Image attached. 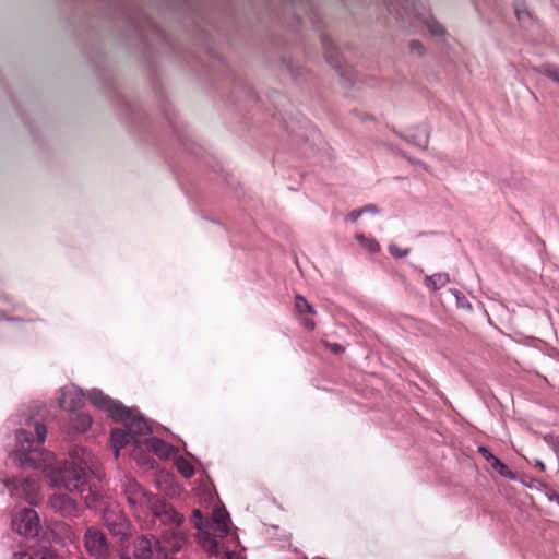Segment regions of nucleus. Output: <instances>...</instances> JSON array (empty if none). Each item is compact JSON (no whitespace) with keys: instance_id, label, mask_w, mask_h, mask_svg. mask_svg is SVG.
Masks as SVG:
<instances>
[{"instance_id":"1","label":"nucleus","mask_w":559,"mask_h":559,"mask_svg":"<svg viewBox=\"0 0 559 559\" xmlns=\"http://www.w3.org/2000/svg\"><path fill=\"white\" fill-rule=\"evenodd\" d=\"M22 427L15 431V444L10 453L12 462L22 468H43L53 488L70 492H83L87 489V475L95 473L97 460L84 448L75 447L69 453V460L56 461L51 452L41 444L47 437L46 426L31 417H21Z\"/></svg>"},{"instance_id":"2","label":"nucleus","mask_w":559,"mask_h":559,"mask_svg":"<svg viewBox=\"0 0 559 559\" xmlns=\"http://www.w3.org/2000/svg\"><path fill=\"white\" fill-rule=\"evenodd\" d=\"M127 412L128 414H123L119 419H116V421H122L132 438V443L135 447L132 452L133 459L140 464H145L146 461L140 453V447L142 443L141 438L150 435L152 432V427L136 409L127 408Z\"/></svg>"},{"instance_id":"3","label":"nucleus","mask_w":559,"mask_h":559,"mask_svg":"<svg viewBox=\"0 0 559 559\" xmlns=\"http://www.w3.org/2000/svg\"><path fill=\"white\" fill-rule=\"evenodd\" d=\"M122 486L127 500L130 507L133 509L134 514L139 520H142L148 515V509L155 501L156 497L147 493L139 483L130 476H124Z\"/></svg>"},{"instance_id":"4","label":"nucleus","mask_w":559,"mask_h":559,"mask_svg":"<svg viewBox=\"0 0 559 559\" xmlns=\"http://www.w3.org/2000/svg\"><path fill=\"white\" fill-rule=\"evenodd\" d=\"M194 527L198 530L197 540L200 546L210 555L218 558L219 547L216 538L210 532V523L206 521L201 511L195 509L191 519Z\"/></svg>"},{"instance_id":"5","label":"nucleus","mask_w":559,"mask_h":559,"mask_svg":"<svg viewBox=\"0 0 559 559\" xmlns=\"http://www.w3.org/2000/svg\"><path fill=\"white\" fill-rule=\"evenodd\" d=\"M12 528L22 536L33 537L39 532V516L34 509H23L12 519Z\"/></svg>"},{"instance_id":"6","label":"nucleus","mask_w":559,"mask_h":559,"mask_svg":"<svg viewBox=\"0 0 559 559\" xmlns=\"http://www.w3.org/2000/svg\"><path fill=\"white\" fill-rule=\"evenodd\" d=\"M136 559H166L165 549L159 539L152 535H141L134 542L133 549Z\"/></svg>"},{"instance_id":"7","label":"nucleus","mask_w":559,"mask_h":559,"mask_svg":"<svg viewBox=\"0 0 559 559\" xmlns=\"http://www.w3.org/2000/svg\"><path fill=\"white\" fill-rule=\"evenodd\" d=\"M87 397L92 405L106 412L114 420L119 419L123 414H128L127 407L98 389L91 390Z\"/></svg>"},{"instance_id":"8","label":"nucleus","mask_w":559,"mask_h":559,"mask_svg":"<svg viewBox=\"0 0 559 559\" xmlns=\"http://www.w3.org/2000/svg\"><path fill=\"white\" fill-rule=\"evenodd\" d=\"M84 546L92 557L96 559H107L108 543L105 534L100 530L88 527L84 534Z\"/></svg>"},{"instance_id":"9","label":"nucleus","mask_w":559,"mask_h":559,"mask_svg":"<svg viewBox=\"0 0 559 559\" xmlns=\"http://www.w3.org/2000/svg\"><path fill=\"white\" fill-rule=\"evenodd\" d=\"M104 523L114 535L127 536L129 522L119 506H109L103 514Z\"/></svg>"},{"instance_id":"10","label":"nucleus","mask_w":559,"mask_h":559,"mask_svg":"<svg viewBox=\"0 0 559 559\" xmlns=\"http://www.w3.org/2000/svg\"><path fill=\"white\" fill-rule=\"evenodd\" d=\"M85 403V394L82 389L74 384H68L61 388L58 404L60 408L69 412H75Z\"/></svg>"},{"instance_id":"11","label":"nucleus","mask_w":559,"mask_h":559,"mask_svg":"<svg viewBox=\"0 0 559 559\" xmlns=\"http://www.w3.org/2000/svg\"><path fill=\"white\" fill-rule=\"evenodd\" d=\"M150 514L158 519L165 525L180 526L185 521L183 515L178 513L171 506L157 498L148 509V515Z\"/></svg>"},{"instance_id":"12","label":"nucleus","mask_w":559,"mask_h":559,"mask_svg":"<svg viewBox=\"0 0 559 559\" xmlns=\"http://www.w3.org/2000/svg\"><path fill=\"white\" fill-rule=\"evenodd\" d=\"M49 507L63 518H76L80 515L78 502L67 493H55L48 500Z\"/></svg>"},{"instance_id":"13","label":"nucleus","mask_w":559,"mask_h":559,"mask_svg":"<svg viewBox=\"0 0 559 559\" xmlns=\"http://www.w3.org/2000/svg\"><path fill=\"white\" fill-rule=\"evenodd\" d=\"M188 540V534L181 530L165 531L159 539L165 549L166 559L169 555L176 554L182 549Z\"/></svg>"},{"instance_id":"14","label":"nucleus","mask_w":559,"mask_h":559,"mask_svg":"<svg viewBox=\"0 0 559 559\" xmlns=\"http://www.w3.org/2000/svg\"><path fill=\"white\" fill-rule=\"evenodd\" d=\"M11 495L16 499H24L26 502L34 504L39 499V484L34 479H24L14 485Z\"/></svg>"},{"instance_id":"15","label":"nucleus","mask_w":559,"mask_h":559,"mask_svg":"<svg viewBox=\"0 0 559 559\" xmlns=\"http://www.w3.org/2000/svg\"><path fill=\"white\" fill-rule=\"evenodd\" d=\"M478 453L481 454V456L488 462L490 467L499 474L501 477L507 478L509 480H516V475L508 467L507 464H504L502 461H500L497 456H495L489 449H487L484 445L478 447L477 449Z\"/></svg>"},{"instance_id":"16","label":"nucleus","mask_w":559,"mask_h":559,"mask_svg":"<svg viewBox=\"0 0 559 559\" xmlns=\"http://www.w3.org/2000/svg\"><path fill=\"white\" fill-rule=\"evenodd\" d=\"M145 447L154 452L159 459H169L175 456L177 453V449L162 439L158 438H148L144 440Z\"/></svg>"},{"instance_id":"17","label":"nucleus","mask_w":559,"mask_h":559,"mask_svg":"<svg viewBox=\"0 0 559 559\" xmlns=\"http://www.w3.org/2000/svg\"><path fill=\"white\" fill-rule=\"evenodd\" d=\"M212 521L213 524L210 525V528L215 526V530L219 533L221 537L226 536L229 533L230 518L225 509L218 508L214 510Z\"/></svg>"},{"instance_id":"18","label":"nucleus","mask_w":559,"mask_h":559,"mask_svg":"<svg viewBox=\"0 0 559 559\" xmlns=\"http://www.w3.org/2000/svg\"><path fill=\"white\" fill-rule=\"evenodd\" d=\"M406 140L420 150H427L429 144V128L426 124L419 126L411 132Z\"/></svg>"},{"instance_id":"19","label":"nucleus","mask_w":559,"mask_h":559,"mask_svg":"<svg viewBox=\"0 0 559 559\" xmlns=\"http://www.w3.org/2000/svg\"><path fill=\"white\" fill-rule=\"evenodd\" d=\"M111 447L115 452V457H119L120 450L123 449L127 444L132 442V438L129 435V431L123 429H112L110 433Z\"/></svg>"},{"instance_id":"20","label":"nucleus","mask_w":559,"mask_h":559,"mask_svg":"<svg viewBox=\"0 0 559 559\" xmlns=\"http://www.w3.org/2000/svg\"><path fill=\"white\" fill-rule=\"evenodd\" d=\"M419 19L432 37L442 39L445 36L444 27L437 22L429 12L421 13Z\"/></svg>"},{"instance_id":"21","label":"nucleus","mask_w":559,"mask_h":559,"mask_svg":"<svg viewBox=\"0 0 559 559\" xmlns=\"http://www.w3.org/2000/svg\"><path fill=\"white\" fill-rule=\"evenodd\" d=\"M70 423L74 430L84 432L91 428L93 419L87 413H76L71 417Z\"/></svg>"},{"instance_id":"22","label":"nucleus","mask_w":559,"mask_h":559,"mask_svg":"<svg viewBox=\"0 0 559 559\" xmlns=\"http://www.w3.org/2000/svg\"><path fill=\"white\" fill-rule=\"evenodd\" d=\"M449 282L450 277L447 273H436L427 276L425 280L426 286L432 290H438L444 287Z\"/></svg>"},{"instance_id":"23","label":"nucleus","mask_w":559,"mask_h":559,"mask_svg":"<svg viewBox=\"0 0 559 559\" xmlns=\"http://www.w3.org/2000/svg\"><path fill=\"white\" fill-rule=\"evenodd\" d=\"M539 74L547 76L552 82L559 84V67L552 63H545L535 69Z\"/></svg>"},{"instance_id":"24","label":"nucleus","mask_w":559,"mask_h":559,"mask_svg":"<svg viewBox=\"0 0 559 559\" xmlns=\"http://www.w3.org/2000/svg\"><path fill=\"white\" fill-rule=\"evenodd\" d=\"M175 465L178 472L186 478H190L194 475L193 465L185 457L178 456L175 459Z\"/></svg>"},{"instance_id":"25","label":"nucleus","mask_w":559,"mask_h":559,"mask_svg":"<svg viewBox=\"0 0 559 559\" xmlns=\"http://www.w3.org/2000/svg\"><path fill=\"white\" fill-rule=\"evenodd\" d=\"M295 309L300 317L316 313L313 307L300 295H297L295 298Z\"/></svg>"},{"instance_id":"26","label":"nucleus","mask_w":559,"mask_h":559,"mask_svg":"<svg viewBox=\"0 0 559 559\" xmlns=\"http://www.w3.org/2000/svg\"><path fill=\"white\" fill-rule=\"evenodd\" d=\"M356 240L370 253H376L380 250V246L374 239L367 238L361 234L356 236Z\"/></svg>"},{"instance_id":"27","label":"nucleus","mask_w":559,"mask_h":559,"mask_svg":"<svg viewBox=\"0 0 559 559\" xmlns=\"http://www.w3.org/2000/svg\"><path fill=\"white\" fill-rule=\"evenodd\" d=\"M59 528L64 532V536L60 538V543L68 544L72 543L75 539V532L72 530L71 526L67 524H60Z\"/></svg>"},{"instance_id":"28","label":"nucleus","mask_w":559,"mask_h":559,"mask_svg":"<svg viewBox=\"0 0 559 559\" xmlns=\"http://www.w3.org/2000/svg\"><path fill=\"white\" fill-rule=\"evenodd\" d=\"M88 495L85 497V503L87 508L95 509L98 506V502L100 500V495L96 491H93L91 488Z\"/></svg>"},{"instance_id":"29","label":"nucleus","mask_w":559,"mask_h":559,"mask_svg":"<svg viewBox=\"0 0 559 559\" xmlns=\"http://www.w3.org/2000/svg\"><path fill=\"white\" fill-rule=\"evenodd\" d=\"M389 252L395 258H405L409 253V249H401L395 243L389 245Z\"/></svg>"},{"instance_id":"30","label":"nucleus","mask_w":559,"mask_h":559,"mask_svg":"<svg viewBox=\"0 0 559 559\" xmlns=\"http://www.w3.org/2000/svg\"><path fill=\"white\" fill-rule=\"evenodd\" d=\"M411 50L416 55H423L424 53V46L419 41H412L411 44Z\"/></svg>"},{"instance_id":"31","label":"nucleus","mask_w":559,"mask_h":559,"mask_svg":"<svg viewBox=\"0 0 559 559\" xmlns=\"http://www.w3.org/2000/svg\"><path fill=\"white\" fill-rule=\"evenodd\" d=\"M300 322H301L302 326L307 330H313V328H314V322L305 316L300 317Z\"/></svg>"},{"instance_id":"32","label":"nucleus","mask_w":559,"mask_h":559,"mask_svg":"<svg viewBox=\"0 0 559 559\" xmlns=\"http://www.w3.org/2000/svg\"><path fill=\"white\" fill-rule=\"evenodd\" d=\"M361 215H362V211H360V210L353 211L347 215L346 221L355 223Z\"/></svg>"},{"instance_id":"33","label":"nucleus","mask_w":559,"mask_h":559,"mask_svg":"<svg viewBox=\"0 0 559 559\" xmlns=\"http://www.w3.org/2000/svg\"><path fill=\"white\" fill-rule=\"evenodd\" d=\"M451 293L455 297L457 304L460 306H463V301H465L464 295L460 290H457V289H451Z\"/></svg>"},{"instance_id":"34","label":"nucleus","mask_w":559,"mask_h":559,"mask_svg":"<svg viewBox=\"0 0 559 559\" xmlns=\"http://www.w3.org/2000/svg\"><path fill=\"white\" fill-rule=\"evenodd\" d=\"M218 557H221V554L218 555ZM222 559H241V557L239 555L235 554L234 551L226 550L222 555Z\"/></svg>"},{"instance_id":"35","label":"nucleus","mask_w":559,"mask_h":559,"mask_svg":"<svg viewBox=\"0 0 559 559\" xmlns=\"http://www.w3.org/2000/svg\"><path fill=\"white\" fill-rule=\"evenodd\" d=\"M12 559H34L28 552H16Z\"/></svg>"},{"instance_id":"36","label":"nucleus","mask_w":559,"mask_h":559,"mask_svg":"<svg viewBox=\"0 0 559 559\" xmlns=\"http://www.w3.org/2000/svg\"><path fill=\"white\" fill-rule=\"evenodd\" d=\"M360 211H362V214L364 213H378V209L374 205L365 206V207L360 209Z\"/></svg>"},{"instance_id":"37","label":"nucleus","mask_w":559,"mask_h":559,"mask_svg":"<svg viewBox=\"0 0 559 559\" xmlns=\"http://www.w3.org/2000/svg\"><path fill=\"white\" fill-rule=\"evenodd\" d=\"M40 559H61L59 556L52 552H45Z\"/></svg>"},{"instance_id":"38","label":"nucleus","mask_w":559,"mask_h":559,"mask_svg":"<svg viewBox=\"0 0 559 559\" xmlns=\"http://www.w3.org/2000/svg\"><path fill=\"white\" fill-rule=\"evenodd\" d=\"M515 14H516V17L519 21H523L526 15V13L524 11L519 10V9L515 10Z\"/></svg>"},{"instance_id":"39","label":"nucleus","mask_w":559,"mask_h":559,"mask_svg":"<svg viewBox=\"0 0 559 559\" xmlns=\"http://www.w3.org/2000/svg\"><path fill=\"white\" fill-rule=\"evenodd\" d=\"M330 349L333 352V353H338L341 352L343 348L341 345L338 344H332V345H329Z\"/></svg>"},{"instance_id":"40","label":"nucleus","mask_w":559,"mask_h":559,"mask_svg":"<svg viewBox=\"0 0 559 559\" xmlns=\"http://www.w3.org/2000/svg\"><path fill=\"white\" fill-rule=\"evenodd\" d=\"M536 464L538 465V467H539L542 471H544V469H545V464H544L542 461L537 460V461H536Z\"/></svg>"},{"instance_id":"41","label":"nucleus","mask_w":559,"mask_h":559,"mask_svg":"<svg viewBox=\"0 0 559 559\" xmlns=\"http://www.w3.org/2000/svg\"><path fill=\"white\" fill-rule=\"evenodd\" d=\"M555 495H556L555 492H551V493H549V495H548V499H549V501H554V502H556V497H555Z\"/></svg>"},{"instance_id":"42","label":"nucleus","mask_w":559,"mask_h":559,"mask_svg":"<svg viewBox=\"0 0 559 559\" xmlns=\"http://www.w3.org/2000/svg\"><path fill=\"white\" fill-rule=\"evenodd\" d=\"M409 162L413 163V164H417V165L421 164L419 160H416V159H409Z\"/></svg>"},{"instance_id":"43","label":"nucleus","mask_w":559,"mask_h":559,"mask_svg":"<svg viewBox=\"0 0 559 559\" xmlns=\"http://www.w3.org/2000/svg\"><path fill=\"white\" fill-rule=\"evenodd\" d=\"M555 497H556V503H558V506H559V496L555 495Z\"/></svg>"},{"instance_id":"44","label":"nucleus","mask_w":559,"mask_h":559,"mask_svg":"<svg viewBox=\"0 0 559 559\" xmlns=\"http://www.w3.org/2000/svg\"><path fill=\"white\" fill-rule=\"evenodd\" d=\"M2 318V316L0 314V319Z\"/></svg>"}]
</instances>
